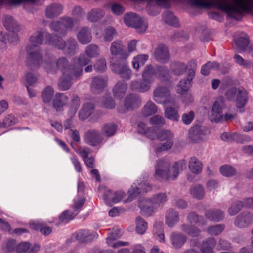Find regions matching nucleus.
<instances>
[{
  "label": "nucleus",
  "mask_w": 253,
  "mask_h": 253,
  "mask_svg": "<svg viewBox=\"0 0 253 253\" xmlns=\"http://www.w3.org/2000/svg\"><path fill=\"white\" fill-rule=\"evenodd\" d=\"M186 168V162L184 160L178 161L173 164V174H169V168H170V161L162 158L158 160L155 163L154 174V178L160 181L174 180L178 176L180 172Z\"/></svg>",
  "instance_id": "nucleus-1"
},
{
  "label": "nucleus",
  "mask_w": 253,
  "mask_h": 253,
  "mask_svg": "<svg viewBox=\"0 0 253 253\" xmlns=\"http://www.w3.org/2000/svg\"><path fill=\"white\" fill-rule=\"evenodd\" d=\"M167 201L165 193H159L154 195L151 199H143L139 202V206L143 214L146 216L151 215L155 210L162 207Z\"/></svg>",
  "instance_id": "nucleus-2"
},
{
  "label": "nucleus",
  "mask_w": 253,
  "mask_h": 253,
  "mask_svg": "<svg viewBox=\"0 0 253 253\" xmlns=\"http://www.w3.org/2000/svg\"><path fill=\"white\" fill-rule=\"evenodd\" d=\"M46 42L57 48L63 51L65 54L72 55L75 54L78 44L75 39L69 38L65 42L60 37H52L49 33L45 35Z\"/></svg>",
  "instance_id": "nucleus-3"
},
{
  "label": "nucleus",
  "mask_w": 253,
  "mask_h": 253,
  "mask_svg": "<svg viewBox=\"0 0 253 253\" xmlns=\"http://www.w3.org/2000/svg\"><path fill=\"white\" fill-rule=\"evenodd\" d=\"M69 66V62L65 57L59 58L55 62L52 55H47L44 62V67L47 72L53 74L58 70L66 69Z\"/></svg>",
  "instance_id": "nucleus-4"
},
{
  "label": "nucleus",
  "mask_w": 253,
  "mask_h": 253,
  "mask_svg": "<svg viewBox=\"0 0 253 253\" xmlns=\"http://www.w3.org/2000/svg\"><path fill=\"white\" fill-rule=\"evenodd\" d=\"M124 20L126 25L135 28L139 33H144L147 29V22L142 20L136 13H126L124 16Z\"/></svg>",
  "instance_id": "nucleus-5"
},
{
  "label": "nucleus",
  "mask_w": 253,
  "mask_h": 253,
  "mask_svg": "<svg viewBox=\"0 0 253 253\" xmlns=\"http://www.w3.org/2000/svg\"><path fill=\"white\" fill-rule=\"evenodd\" d=\"M173 134L169 130L162 129L158 132L157 139L161 141H165L158 145L155 151L156 152H161L170 149L173 143Z\"/></svg>",
  "instance_id": "nucleus-6"
},
{
  "label": "nucleus",
  "mask_w": 253,
  "mask_h": 253,
  "mask_svg": "<svg viewBox=\"0 0 253 253\" xmlns=\"http://www.w3.org/2000/svg\"><path fill=\"white\" fill-rule=\"evenodd\" d=\"M112 70L120 75L124 80H128L131 77V70L128 66L126 59L114 62V58L111 60Z\"/></svg>",
  "instance_id": "nucleus-7"
},
{
  "label": "nucleus",
  "mask_w": 253,
  "mask_h": 253,
  "mask_svg": "<svg viewBox=\"0 0 253 253\" xmlns=\"http://www.w3.org/2000/svg\"><path fill=\"white\" fill-rule=\"evenodd\" d=\"M110 51L111 54L109 59L110 63L112 58H114V62H116L126 59L129 56L127 52L124 50L123 42L120 40H116L111 43Z\"/></svg>",
  "instance_id": "nucleus-8"
},
{
  "label": "nucleus",
  "mask_w": 253,
  "mask_h": 253,
  "mask_svg": "<svg viewBox=\"0 0 253 253\" xmlns=\"http://www.w3.org/2000/svg\"><path fill=\"white\" fill-rule=\"evenodd\" d=\"M189 65L191 68L188 70V76L187 78L186 79L181 80L177 86L176 92L178 94H184L188 91L190 87L191 82L195 76L196 67V61H190Z\"/></svg>",
  "instance_id": "nucleus-9"
},
{
  "label": "nucleus",
  "mask_w": 253,
  "mask_h": 253,
  "mask_svg": "<svg viewBox=\"0 0 253 253\" xmlns=\"http://www.w3.org/2000/svg\"><path fill=\"white\" fill-rule=\"evenodd\" d=\"M225 100L223 97L217 98L214 102L209 117L211 121L218 122L223 121L222 109L225 108Z\"/></svg>",
  "instance_id": "nucleus-10"
},
{
  "label": "nucleus",
  "mask_w": 253,
  "mask_h": 253,
  "mask_svg": "<svg viewBox=\"0 0 253 253\" xmlns=\"http://www.w3.org/2000/svg\"><path fill=\"white\" fill-rule=\"evenodd\" d=\"M83 139L86 144L92 147H96L102 144L103 137L99 130L90 129L84 133Z\"/></svg>",
  "instance_id": "nucleus-11"
},
{
  "label": "nucleus",
  "mask_w": 253,
  "mask_h": 253,
  "mask_svg": "<svg viewBox=\"0 0 253 253\" xmlns=\"http://www.w3.org/2000/svg\"><path fill=\"white\" fill-rule=\"evenodd\" d=\"M154 100L160 104L166 105L173 99L170 95V90L167 87L158 86L153 92Z\"/></svg>",
  "instance_id": "nucleus-12"
},
{
  "label": "nucleus",
  "mask_w": 253,
  "mask_h": 253,
  "mask_svg": "<svg viewBox=\"0 0 253 253\" xmlns=\"http://www.w3.org/2000/svg\"><path fill=\"white\" fill-rule=\"evenodd\" d=\"M140 104L139 97L136 94H130L126 97L124 106H119L117 109L119 112L124 113L139 106Z\"/></svg>",
  "instance_id": "nucleus-13"
},
{
  "label": "nucleus",
  "mask_w": 253,
  "mask_h": 253,
  "mask_svg": "<svg viewBox=\"0 0 253 253\" xmlns=\"http://www.w3.org/2000/svg\"><path fill=\"white\" fill-rule=\"evenodd\" d=\"M165 106V116L170 120L174 121H178L179 119V115L178 111L179 109V104L175 102L174 99L169 102Z\"/></svg>",
  "instance_id": "nucleus-14"
},
{
  "label": "nucleus",
  "mask_w": 253,
  "mask_h": 253,
  "mask_svg": "<svg viewBox=\"0 0 253 253\" xmlns=\"http://www.w3.org/2000/svg\"><path fill=\"white\" fill-rule=\"evenodd\" d=\"M150 188V187L146 181H143L141 182L137 181L133 184L131 189L129 190L130 193L129 200H132L140 194L146 193Z\"/></svg>",
  "instance_id": "nucleus-15"
},
{
  "label": "nucleus",
  "mask_w": 253,
  "mask_h": 253,
  "mask_svg": "<svg viewBox=\"0 0 253 253\" xmlns=\"http://www.w3.org/2000/svg\"><path fill=\"white\" fill-rule=\"evenodd\" d=\"M155 59L160 63H166L170 59V55L168 47L164 44L159 45L154 53Z\"/></svg>",
  "instance_id": "nucleus-16"
},
{
  "label": "nucleus",
  "mask_w": 253,
  "mask_h": 253,
  "mask_svg": "<svg viewBox=\"0 0 253 253\" xmlns=\"http://www.w3.org/2000/svg\"><path fill=\"white\" fill-rule=\"evenodd\" d=\"M253 222V215L249 212H243L236 218L235 225L239 228H245Z\"/></svg>",
  "instance_id": "nucleus-17"
},
{
  "label": "nucleus",
  "mask_w": 253,
  "mask_h": 253,
  "mask_svg": "<svg viewBox=\"0 0 253 253\" xmlns=\"http://www.w3.org/2000/svg\"><path fill=\"white\" fill-rule=\"evenodd\" d=\"M107 79L106 78L97 76L94 77L91 82V90L94 94L100 93L107 84Z\"/></svg>",
  "instance_id": "nucleus-18"
},
{
  "label": "nucleus",
  "mask_w": 253,
  "mask_h": 253,
  "mask_svg": "<svg viewBox=\"0 0 253 253\" xmlns=\"http://www.w3.org/2000/svg\"><path fill=\"white\" fill-rule=\"evenodd\" d=\"M249 40L248 36L245 33L234 39V48L238 52L241 53L245 51L249 44Z\"/></svg>",
  "instance_id": "nucleus-19"
},
{
  "label": "nucleus",
  "mask_w": 253,
  "mask_h": 253,
  "mask_svg": "<svg viewBox=\"0 0 253 253\" xmlns=\"http://www.w3.org/2000/svg\"><path fill=\"white\" fill-rule=\"evenodd\" d=\"M69 98L64 93H56L53 98L52 105L57 111H61L62 108L67 104Z\"/></svg>",
  "instance_id": "nucleus-20"
},
{
  "label": "nucleus",
  "mask_w": 253,
  "mask_h": 253,
  "mask_svg": "<svg viewBox=\"0 0 253 253\" xmlns=\"http://www.w3.org/2000/svg\"><path fill=\"white\" fill-rule=\"evenodd\" d=\"M67 71L64 72L58 83V89L61 91L68 90L72 85V77Z\"/></svg>",
  "instance_id": "nucleus-21"
},
{
  "label": "nucleus",
  "mask_w": 253,
  "mask_h": 253,
  "mask_svg": "<svg viewBox=\"0 0 253 253\" xmlns=\"http://www.w3.org/2000/svg\"><path fill=\"white\" fill-rule=\"evenodd\" d=\"M77 37L79 42L82 44H86L89 43L92 38L90 29L86 27L81 28L79 31Z\"/></svg>",
  "instance_id": "nucleus-22"
},
{
  "label": "nucleus",
  "mask_w": 253,
  "mask_h": 253,
  "mask_svg": "<svg viewBox=\"0 0 253 253\" xmlns=\"http://www.w3.org/2000/svg\"><path fill=\"white\" fill-rule=\"evenodd\" d=\"M98 236L97 234L94 232L90 233L87 230H81L77 232L75 235V238L79 242H88L93 239L96 238Z\"/></svg>",
  "instance_id": "nucleus-23"
},
{
  "label": "nucleus",
  "mask_w": 253,
  "mask_h": 253,
  "mask_svg": "<svg viewBox=\"0 0 253 253\" xmlns=\"http://www.w3.org/2000/svg\"><path fill=\"white\" fill-rule=\"evenodd\" d=\"M121 235L115 233H110L106 238V243L110 247L114 248H117L122 246H126L129 245L128 242L121 241H115L117 239L120 238Z\"/></svg>",
  "instance_id": "nucleus-24"
},
{
  "label": "nucleus",
  "mask_w": 253,
  "mask_h": 253,
  "mask_svg": "<svg viewBox=\"0 0 253 253\" xmlns=\"http://www.w3.org/2000/svg\"><path fill=\"white\" fill-rule=\"evenodd\" d=\"M105 15L104 10L99 8H94L89 11L86 15L87 20L95 23L102 19Z\"/></svg>",
  "instance_id": "nucleus-25"
},
{
  "label": "nucleus",
  "mask_w": 253,
  "mask_h": 253,
  "mask_svg": "<svg viewBox=\"0 0 253 253\" xmlns=\"http://www.w3.org/2000/svg\"><path fill=\"white\" fill-rule=\"evenodd\" d=\"M94 111V105L91 102L84 103L79 112V119L82 121L89 117Z\"/></svg>",
  "instance_id": "nucleus-26"
},
{
  "label": "nucleus",
  "mask_w": 253,
  "mask_h": 253,
  "mask_svg": "<svg viewBox=\"0 0 253 253\" xmlns=\"http://www.w3.org/2000/svg\"><path fill=\"white\" fill-rule=\"evenodd\" d=\"M165 218L167 225L169 227H172L179 220L178 212L173 209H170L167 211Z\"/></svg>",
  "instance_id": "nucleus-27"
},
{
  "label": "nucleus",
  "mask_w": 253,
  "mask_h": 253,
  "mask_svg": "<svg viewBox=\"0 0 253 253\" xmlns=\"http://www.w3.org/2000/svg\"><path fill=\"white\" fill-rule=\"evenodd\" d=\"M206 217L210 220L214 222H219L224 218V213L219 209H210L205 211Z\"/></svg>",
  "instance_id": "nucleus-28"
},
{
  "label": "nucleus",
  "mask_w": 253,
  "mask_h": 253,
  "mask_svg": "<svg viewBox=\"0 0 253 253\" xmlns=\"http://www.w3.org/2000/svg\"><path fill=\"white\" fill-rule=\"evenodd\" d=\"M63 11V7L59 4L48 5L45 9V15L48 18H54L59 15Z\"/></svg>",
  "instance_id": "nucleus-29"
},
{
  "label": "nucleus",
  "mask_w": 253,
  "mask_h": 253,
  "mask_svg": "<svg viewBox=\"0 0 253 253\" xmlns=\"http://www.w3.org/2000/svg\"><path fill=\"white\" fill-rule=\"evenodd\" d=\"M127 89V84L124 81L118 82L113 90L114 96L116 98L121 99L123 98Z\"/></svg>",
  "instance_id": "nucleus-30"
},
{
  "label": "nucleus",
  "mask_w": 253,
  "mask_h": 253,
  "mask_svg": "<svg viewBox=\"0 0 253 253\" xmlns=\"http://www.w3.org/2000/svg\"><path fill=\"white\" fill-rule=\"evenodd\" d=\"M3 23L4 26L9 32H19L20 30V27L17 21L11 16H5Z\"/></svg>",
  "instance_id": "nucleus-31"
},
{
  "label": "nucleus",
  "mask_w": 253,
  "mask_h": 253,
  "mask_svg": "<svg viewBox=\"0 0 253 253\" xmlns=\"http://www.w3.org/2000/svg\"><path fill=\"white\" fill-rule=\"evenodd\" d=\"M188 167L193 173L198 175L202 171L203 164L198 158L193 157L189 160Z\"/></svg>",
  "instance_id": "nucleus-32"
},
{
  "label": "nucleus",
  "mask_w": 253,
  "mask_h": 253,
  "mask_svg": "<svg viewBox=\"0 0 253 253\" xmlns=\"http://www.w3.org/2000/svg\"><path fill=\"white\" fill-rule=\"evenodd\" d=\"M221 138L222 140L228 142L236 141L238 143H243L246 140L245 136L236 133L224 132L221 135Z\"/></svg>",
  "instance_id": "nucleus-33"
},
{
  "label": "nucleus",
  "mask_w": 253,
  "mask_h": 253,
  "mask_svg": "<svg viewBox=\"0 0 253 253\" xmlns=\"http://www.w3.org/2000/svg\"><path fill=\"white\" fill-rule=\"evenodd\" d=\"M235 100L236 106L237 108L241 109L245 106L248 101V97L247 92L244 88H239Z\"/></svg>",
  "instance_id": "nucleus-34"
},
{
  "label": "nucleus",
  "mask_w": 253,
  "mask_h": 253,
  "mask_svg": "<svg viewBox=\"0 0 253 253\" xmlns=\"http://www.w3.org/2000/svg\"><path fill=\"white\" fill-rule=\"evenodd\" d=\"M30 47L26 48V50L28 52V62H31L36 64L38 66H40L42 62V57L40 51L30 52Z\"/></svg>",
  "instance_id": "nucleus-35"
},
{
  "label": "nucleus",
  "mask_w": 253,
  "mask_h": 253,
  "mask_svg": "<svg viewBox=\"0 0 253 253\" xmlns=\"http://www.w3.org/2000/svg\"><path fill=\"white\" fill-rule=\"evenodd\" d=\"M216 241L213 237H211L203 241L201 251L202 253H213V249L216 245Z\"/></svg>",
  "instance_id": "nucleus-36"
},
{
  "label": "nucleus",
  "mask_w": 253,
  "mask_h": 253,
  "mask_svg": "<svg viewBox=\"0 0 253 253\" xmlns=\"http://www.w3.org/2000/svg\"><path fill=\"white\" fill-rule=\"evenodd\" d=\"M170 240L172 245L176 248H179L184 245L186 237L179 233L173 232L170 236Z\"/></svg>",
  "instance_id": "nucleus-37"
},
{
  "label": "nucleus",
  "mask_w": 253,
  "mask_h": 253,
  "mask_svg": "<svg viewBox=\"0 0 253 253\" xmlns=\"http://www.w3.org/2000/svg\"><path fill=\"white\" fill-rule=\"evenodd\" d=\"M142 76L143 80L152 83L156 77L155 68L151 65H147L142 73Z\"/></svg>",
  "instance_id": "nucleus-38"
},
{
  "label": "nucleus",
  "mask_w": 253,
  "mask_h": 253,
  "mask_svg": "<svg viewBox=\"0 0 253 253\" xmlns=\"http://www.w3.org/2000/svg\"><path fill=\"white\" fill-rule=\"evenodd\" d=\"M170 71L175 75H182L187 69V66L184 63L173 62L170 64Z\"/></svg>",
  "instance_id": "nucleus-39"
},
{
  "label": "nucleus",
  "mask_w": 253,
  "mask_h": 253,
  "mask_svg": "<svg viewBox=\"0 0 253 253\" xmlns=\"http://www.w3.org/2000/svg\"><path fill=\"white\" fill-rule=\"evenodd\" d=\"M153 234L155 239L157 240L159 242H165L162 222H155L154 225Z\"/></svg>",
  "instance_id": "nucleus-40"
},
{
  "label": "nucleus",
  "mask_w": 253,
  "mask_h": 253,
  "mask_svg": "<svg viewBox=\"0 0 253 253\" xmlns=\"http://www.w3.org/2000/svg\"><path fill=\"white\" fill-rule=\"evenodd\" d=\"M204 135L203 131L199 126H196L191 128L189 131V137L194 142H198Z\"/></svg>",
  "instance_id": "nucleus-41"
},
{
  "label": "nucleus",
  "mask_w": 253,
  "mask_h": 253,
  "mask_svg": "<svg viewBox=\"0 0 253 253\" xmlns=\"http://www.w3.org/2000/svg\"><path fill=\"white\" fill-rule=\"evenodd\" d=\"M156 69V78L161 81H168L170 79L169 69L165 66H158Z\"/></svg>",
  "instance_id": "nucleus-42"
},
{
  "label": "nucleus",
  "mask_w": 253,
  "mask_h": 253,
  "mask_svg": "<svg viewBox=\"0 0 253 253\" xmlns=\"http://www.w3.org/2000/svg\"><path fill=\"white\" fill-rule=\"evenodd\" d=\"M191 196L196 199L201 200L205 196V190L204 187L199 184L193 185L190 188Z\"/></svg>",
  "instance_id": "nucleus-43"
},
{
  "label": "nucleus",
  "mask_w": 253,
  "mask_h": 253,
  "mask_svg": "<svg viewBox=\"0 0 253 253\" xmlns=\"http://www.w3.org/2000/svg\"><path fill=\"white\" fill-rule=\"evenodd\" d=\"M10 32L9 35L7 36L2 32H0V41L2 43L5 44L7 41L13 44L17 42L19 40L18 35L17 33V32Z\"/></svg>",
  "instance_id": "nucleus-44"
},
{
  "label": "nucleus",
  "mask_w": 253,
  "mask_h": 253,
  "mask_svg": "<svg viewBox=\"0 0 253 253\" xmlns=\"http://www.w3.org/2000/svg\"><path fill=\"white\" fill-rule=\"evenodd\" d=\"M117 128V126L113 123L106 124L102 127V135L106 137H111L115 134Z\"/></svg>",
  "instance_id": "nucleus-45"
},
{
  "label": "nucleus",
  "mask_w": 253,
  "mask_h": 253,
  "mask_svg": "<svg viewBox=\"0 0 253 253\" xmlns=\"http://www.w3.org/2000/svg\"><path fill=\"white\" fill-rule=\"evenodd\" d=\"M157 111V107L151 101H148L143 107L141 112L144 116H149Z\"/></svg>",
  "instance_id": "nucleus-46"
},
{
  "label": "nucleus",
  "mask_w": 253,
  "mask_h": 253,
  "mask_svg": "<svg viewBox=\"0 0 253 253\" xmlns=\"http://www.w3.org/2000/svg\"><path fill=\"white\" fill-rule=\"evenodd\" d=\"M164 21L168 25L177 27L179 26L178 20L173 13L167 11L163 15Z\"/></svg>",
  "instance_id": "nucleus-47"
},
{
  "label": "nucleus",
  "mask_w": 253,
  "mask_h": 253,
  "mask_svg": "<svg viewBox=\"0 0 253 253\" xmlns=\"http://www.w3.org/2000/svg\"><path fill=\"white\" fill-rule=\"evenodd\" d=\"M31 227L35 230H39L41 232L45 235H48L52 231V228L44 226L42 223L39 222H32L30 223Z\"/></svg>",
  "instance_id": "nucleus-48"
},
{
  "label": "nucleus",
  "mask_w": 253,
  "mask_h": 253,
  "mask_svg": "<svg viewBox=\"0 0 253 253\" xmlns=\"http://www.w3.org/2000/svg\"><path fill=\"white\" fill-rule=\"evenodd\" d=\"M54 93V91L52 87H46L42 93V98L43 101L45 103H50L53 98Z\"/></svg>",
  "instance_id": "nucleus-49"
},
{
  "label": "nucleus",
  "mask_w": 253,
  "mask_h": 253,
  "mask_svg": "<svg viewBox=\"0 0 253 253\" xmlns=\"http://www.w3.org/2000/svg\"><path fill=\"white\" fill-rule=\"evenodd\" d=\"M44 34L41 31H37L30 38V42L35 46L42 44L43 42Z\"/></svg>",
  "instance_id": "nucleus-50"
},
{
  "label": "nucleus",
  "mask_w": 253,
  "mask_h": 253,
  "mask_svg": "<svg viewBox=\"0 0 253 253\" xmlns=\"http://www.w3.org/2000/svg\"><path fill=\"white\" fill-rule=\"evenodd\" d=\"M181 229L182 231L192 237L197 236L200 233V230L197 227L185 224L181 225Z\"/></svg>",
  "instance_id": "nucleus-51"
},
{
  "label": "nucleus",
  "mask_w": 253,
  "mask_h": 253,
  "mask_svg": "<svg viewBox=\"0 0 253 253\" xmlns=\"http://www.w3.org/2000/svg\"><path fill=\"white\" fill-rule=\"evenodd\" d=\"M136 230L139 234H143L145 233L147 227V223L141 217H137L136 218Z\"/></svg>",
  "instance_id": "nucleus-52"
},
{
  "label": "nucleus",
  "mask_w": 253,
  "mask_h": 253,
  "mask_svg": "<svg viewBox=\"0 0 253 253\" xmlns=\"http://www.w3.org/2000/svg\"><path fill=\"white\" fill-rule=\"evenodd\" d=\"M244 206H245L244 200L233 202L228 209L229 214L231 216L236 215Z\"/></svg>",
  "instance_id": "nucleus-53"
},
{
  "label": "nucleus",
  "mask_w": 253,
  "mask_h": 253,
  "mask_svg": "<svg viewBox=\"0 0 253 253\" xmlns=\"http://www.w3.org/2000/svg\"><path fill=\"white\" fill-rule=\"evenodd\" d=\"M147 54L139 55L133 58V67L134 69H138L140 66H143L148 59Z\"/></svg>",
  "instance_id": "nucleus-54"
},
{
  "label": "nucleus",
  "mask_w": 253,
  "mask_h": 253,
  "mask_svg": "<svg viewBox=\"0 0 253 253\" xmlns=\"http://www.w3.org/2000/svg\"><path fill=\"white\" fill-rule=\"evenodd\" d=\"M85 53L90 58H95L99 56L100 49L97 45L91 44L86 47Z\"/></svg>",
  "instance_id": "nucleus-55"
},
{
  "label": "nucleus",
  "mask_w": 253,
  "mask_h": 253,
  "mask_svg": "<svg viewBox=\"0 0 253 253\" xmlns=\"http://www.w3.org/2000/svg\"><path fill=\"white\" fill-rule=\"evenodd\" d=\"M221 174L225 177H231L235 175L236 173V170L235 168L228 165L221 166L220 168Z\"/></svg>",
  "instance_id": "nucleus-56"
},
{
  "label": "nucleus",
  "mask_w": 253,
  "mask_h": 253,
  "mask_svg": "<svg viewBox=\"0 0 253 253\" xmlns=\"http://www.w3.org/2000/svg\"><path fill=\"white\" fill-rule=\"evenodd\" d=\"M224 229L225 225L220 224L209 226L206 231L210 235L216 236L221 233Z\"/></svg>",
  "instance_id": "nucleus-57"
},
{
  "label": "nucleus",
  "mask_w": 253,
  "mask_h": 253,
  "mask_svg": "<svg viewBox=\"0 0 253 253\" xmlns=\"http://www.w3.org/2000/svg\"><path fill=\"white\" fill-rule=\"evenodd\" d=\"M187 220L191 223H199V225H204L206 221L202 217L199 216L194 212L189 213L187 216Z\"/></svg>",
  "instance_id": "nucleus-58"
},
{
  "label": "nucleus",
  "mask_w": 253,
  "mask_h": 253,
  "mask_svg": "<svg viewBox=\"0 0 253 253\" xmlns=\"http://www.w3.org/2000/svg\"><path fill=\"white\" fill-rule=\"evenodd\" d=\"M51 29L58 34L64 36L66 35L65 30L63 29L61 20L55 21L50 24Z\"/></svg>",
  "instance_id": "nucleus-59"
},
{
  "label": "nucleus",
  "mask_w": 253,
  "mask_h": 253,
  "mask_svg": "<svg viewBox=\"0 0 253 253\" xmlns=\"http://www.w3.org/2000/svg\"><path fill=\"white\" fill-rule=\"evenodd\" d=\"M116 36V31L112 27H108L104 30L103 38L106 42H110Z\"/></svg>",
  "instance_id": "nucleus-60"
},
{
  "label": "nucleus",
  "mask_w": 253,
  "mask_h": 253,
  "mask_svg": "<svg viewBox=\"0 0 253 253\" xmlns=\"http://www.w3.org/2000/svg\"><path fill=\"white\" fill-rule=\"evenodd\" d=\"M18 122L17 118H15L14 116L9 114L6 116L2 123H1L2 127H7L15 125Z\"/></svg>",
  "instance_id": "nucleus-61"
},
{
  "label": "nucleus",
  "mask_w": 253,
  "mask_h": 253,
  "mask_svg": "<svg viewBox=\"0 0 253 253\" xmlns=\"http://www.w3.org/2000/svg\"><path fill=\"white\" fill-rule=\"evenodd\" d=\"M233 59L236 63L244 68H248L251 66V63L250 61L244 59L238 54H235L234 56Z\"/></svg>",
  "instance_id": "nucleus-62"
},
{
  "label": "nucleus",
  "mask_w": 253,
  "mask_h": 253,
  "mask_svg": "<svg viewBox=\"0 0 253 253\" xmlns=\"http://www.w3.org/2000/svg\"><path fill=\"white\" fill-rule=\"evenodd\" d=\"M80 105V98L77 96L74 95L71 100V104L70 108L71 114L74 115L77 112Z\"/></svg>",
  "instance_id": "nucleus-63"
},
{
  "label": "nucleus",
  "mask_w": 253,
  "mask_h": 253,
  "mask_svg": "<svg viewBox=\"0 0 253 253\" xmlns=\"http://www.w3.org/2000/svg\"><path fill=\"white\" fill-rule=\"evenodd\" d=\"M85 202V199L83 197L75 199L73 205L74 212L77 215L80 211V210Z\"/></svg>",
  "instance_id": "nucleus-64"
}]
</instances>
